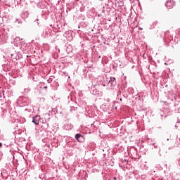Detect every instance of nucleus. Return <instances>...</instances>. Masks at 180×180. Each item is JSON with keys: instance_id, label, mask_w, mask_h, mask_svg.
<instances>
[{"instance_id": "obj_6", "label": "nucleus", "mask_w": 180, "mask_h": 180, "mask_svg": "<svg viewBox=\"0 0 180 180\" xmlns=\"http://www.w3.org/2000/svg\"><path fill=\"white\" fill-rule=\"evenodd\" d=\"M0 147H2V143H0Z\"/></svg>"}, {"instance_id": "obj_3", "label": "nucleus", "mask_w": 180, "mask_h": 180, "mask_svg": "<svg viewBox=\"0 0 180 180\" xmlns=\"http://www.w3.org/2000/svg\"><path fill=\"white\" fill-rule=\"evenodd\" d=\"M110 84H111V85H115V84H116V78L110 77Z\"/></svg>"}, {"instance_id": "obj_1", "label": "nucleus", "mask_w": 180, "mask_h": 180, "mask_svg": "<svg viewBox=\"0 0 180 180\" xmlns=\"http://www.w3.org/2000/svg\"><path fill=\"white\" fill-rule=\"evenodd\" d=\"M40 116L39 115L33 117L32 123H34V124H39V123H40Z\"/></svg>"}, {"instance_id": "obj_2", "label": "nucleus", "mask_w": 180, "mask_h": 180, "mask_svg": "<svg viewBox=\"0 0 180 180\" xmlns=\"http://www.w3.org/2000/svg\"><path fill=\"white\" fill-rule=\"evenodd\" d=\"M174 1H167L166 3V6L169 9H171V8H172V6H174Z\"/></svg>"}, {"instance_id": "obj_7", "label": "nucleus", "mask_w": 180, "mask_h": 180, "mask_svg": "<svg viewBox=\"0 0 180 180\" xmlns=\"http://www.w3.org/2000/svg\"><path fill=\"white\" fill-rule=\"evenodd\" d=\"M114 179L116 180V177H114Z\"/></svg>"}, {"instance_id": "obj_4", "label": "nucleus", "mask_w": 180, "mask_h": 180, "mask_svg": "<svg viewBox=\"0 0 180 180\" xmlns=\"http://www.w3.org/2000/svg\"><path fill=\"white\" fill-rule=\"evenodd\" d=\"M81 137H82V136L81 134H77L75 135V139H76V140H77L78 141H80V139H81Z\"/></svg>"}, {"instance_id": "obj_5", "label": "nucleus", "mask_w": 180, "mask_h": 180, "mask_svg": "<svg viewBox=\"0 0 180 180\" xmlns=\"http://www.w3.org/2000/svg\"><path fill=\"white\" fill-rule=\"evenodd\" d=\"M18 40H20V38L16 37V38L15 39V41H18Z\"/></svg>"}]
</instances>
